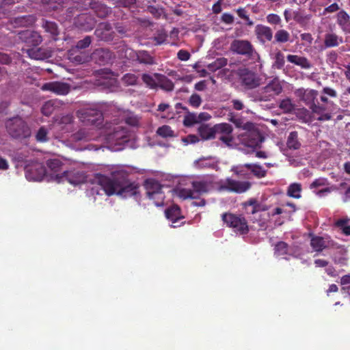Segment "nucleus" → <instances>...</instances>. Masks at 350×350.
<instances>
[{
  "label": "nucleus",
  "mask_w": 350,
  "mask_h": 350,
  "mask_svg": "<svg viewBox=\"0 0 350 350\" xmlns=\"http://www.w3.org/2000/svg\"><path fill=\"white\" fill-rule=\"evenodd\" d=\"M95 183L90 190L92 195L105 193L108 196L117 195L124 198L135 196L137 199L139 196V185L124 169L111 172L109 176L98 174Z\"/></svg>",
  "instance_id": "nucleus-1"
},
{
  "label": "nucleus",
  "mask_w": 350,
  "mask_h": 350,
  "mask_svg": "<svg viewBox=\"0 0 350 350\" xmlns=\"http://www.w3.org/2000/svg\"><path fill=\"white\" fill-rule=\"evenodd\" d=\"M4 124L6 132L12 139L23 140L29 138L31 135L27 122L20 116L6 118Z\"/></svg>",
  "instance_id": "nucleus-2"
},
{
  "label": "nucleus",
  "mask_w": 350,
  "mask_h": 350,
  "mask_svg": "<svg viewBox=\"0 0 350 350\" xmlns=\"http://www.w3.org/2000/svg\"><path fill=\"white\" fill-rule=\"evenodd\" d=\"M230 51L247 57L253 63L259 62L260 56L251 42L246 40H234L230 44Z\"/></svg>",
  "instance_id": "nucleus-3"
},
{
  "label": "nucleus",
  "mask_w": 350,
  "mask_h": 350,
  "mask_svg": "<svg viewBox=\"0 0 350 350\" xmlns=\"http://www.w3.org/2000/svg\"><path fill=\"white\" fill-rule=\"evenodd\" d=\"M144 186L148 198L153 200L156 206H161L165 198L162 191L163 185L154 178H148L144 181Z\"/></svg>",
  "instance_id": "nucleus-4"
},
{
  "label": "nucleus",
  "mask_w": 350,
  "mask_h": 350,
  "mask_svg": "<svg viewBox=\"0 0 350 350\" xmlns=\"http://www.w3.org/2000/svg\"><path fill=\"white\" fill-rule=\"evenodd\" d=\"M124 57L138 64L145 66H152L157 64L156 58L150 52L146 50L135 51L131 48L124 49Z\"/></svg>",
  "instance_id": "nucleus-5"
},
{
  "label": "nucleus",
  "mask_w": 350,
  "mask_h": 350,
  "mask_svg": "<svg viewBox=\"0 0 350 350\" xmlns=\"http://www.w3.org/2000/svg\"><path fill=\"white\" fill-rule=\"evenodd\" d=\"M222 221L227 226L234 229V232L241 234H245L249 232L246 219L241 216L225 213L221 215Z\"/></svg>",
  "instance_id": "nucleus-6"
},
{
  "label": "nucleus",
  "mask_w": 350,
  "mask_h": 350,
  "mask_svg": "<svg viewBox=\"0 0 350 350\" xmlns=\"http://www.w3.org/2000/svg\"><path fill=\"white\" fill-rule=\"evenodd\" d=\"M239 76L241 84L245 89H255L261 83V79L258 75L247 68L240 70Z\"/></svg>",
  "instance_id": "nucleus-7"
},
{
  "label": "nucleus",
  "mask_w": 350,
  "mask_h": 350,
  "mask_svg": "<svg viewBox=\"0 0 350 350\" xmlns=\"http://www.w3.org/2000/svg\"><path fill=\"white\" fill-rule=\"evenodd\" d=\"M51 178L57 183L66 180L72 185H77L85 182V176L83 172L73 170L64 171L61 174H55L51 176Z\"/></svg>",
  "instance_id": "nucleus-8"
},
{
  "label": "nucleus",
  "mask_w": 350,
  "mask_h": 350,
  "mask_svg": "<svg viewBox=\"0 0 350 350\" xmlns=\"http://www.w3.org/2000/svg\"><path fill=\"white\" fill-rule=\"evenodd\" d=\"M25 177L29 180L41 181L46 176V170L43 164L31 162L25 167Z\"/></svg>",
  "instance_id": "nucleus-9"
},
{
  "label": "nucleus",
  "mask_w": 350,
  "mask_h": 350,
  "mask_svg": "<svg viewBox=\"0 0 350 350\" xmlns=\"http://www.w3.org/2000/svg\"><path fill=\"white\" fill-rule=\"evenodd\" d=\"M14 38L33 46H37L42 42V38L38 32L29 29L19 31L14 35Z\"/></svg>",
  "instance_id": "nucleus-10"
},
{
  "label": "nucleus",
  "mask_w": 350,
  "mask_h": 350,
  "mask_svg": "<svg viewBox=\"0 0 350 350\" xmlns=\"http://www.w3.org/2000/svg\"><path fill=\"white\" fill-rule=\"evenodd\" d=\"M232 131L233 128L228 123H221L215 125V138H218L228 146L231 145L233 139Z\"/></svg>",
  "instance_id": "nucleus-11"
},
{
  "label": "nucleus",
  "mask_w": 350,
  "mask_h": 350,
  "mask_svg": "<svg viewBox=\"0 0 350 350\" xmlns=\"http://www.w3.org/2000/svg\"><path fill=\"white\" fill-rule=\"evenodd\" d=\"M107 139L111 144L121 146L129 142L130 133L126 128L117 126L113 132L108 135Z\"/></svg>",
  "instance_id": "nucleus-12"
},
{
  "label": "nucleus",
  "mask_w": 350,
  "mask_h": 350,
  "mask_svg": "<svg viewBox=\"0 0 350 350\" xmlns=\"http://www.w3.org/2000/svg\"><path fill=\"white\" fill-rule=\"evenodd\" d=\"M252 184L249 181H240L232 178H226L221 189L230 192L242 193L250 189Z\"/></svg>",
  "instance_id": "nucleus-13"
},
{
  "label": "nucleus",
  "mask_w": 350,
  "mask_h": 350,
  "mask_svg": "<svg viewBox=\"0 0 350 350\" xmlns=\"http://www.w3.org/2000/svg\"><path fill=\"white\" fill-rule=\"evenodd\" d=\"M97 21L90 13L77 14L74 19L75 25L83 31H88L94 29Z\"/></svg>",
  "instance_id": "nucleus-14"
},
{
  "label": "nucleus",
  "mask_w": 350,
  "mask_h": 350,
  "mask_svg": "<svg viewBox=\"0 0 350 350\" xmlns=\"http://www.w3.org/2000/svg\"><path fill=\"white\" fill-rule=\"evenodd\" d=\"M115 32L112 31V27L108 22L100 23L94 31V35L100 41L111 42L115 38Z\"/></svg>",
  "instance_id": "nucleus-15"
},
{
  "label": "nucleus",
  "mask_w": 350,
  "mask_h": 350,
  "mask_svg": "<svg viewBox=\"0 0 350 350\" xmlns=\"http://www.w3.org/2000/svg\"><path fill=\"white\" fill-rule=\"evenodd\" d=\"M42 90H48L59 95H66L70 90V85L66 83L54 81L44 83Z\"/></svg>",
  "instance_id": "nucleus-16"
},
{
  "label": "nucleus",
  "mask_w": 350,
  "mask_h": 350,
  "mask_svg": "<svg viewBox=\"0 0 350 350\" xmlns=\"http://www.w3.org/2000/svg\"><path fill=\"white\" fill-rule=\"evenodd\" d=\"M40 27L44 29V32L49 35V36L55 40H57V36L60 33V29L57 23L46 18H42L40 20Z\"/></svg>",
  "instance_id": "nucleus-17"
},
{
  "label": "nucleus",
  "mask_w": 350,
  "mask_h": 350,
  "mask_svg": "<svg viewBox=\"0 0 350 350\" xmlns=\"http://www.w3.org/2000/svg\"><path fill=\"white\" fill-rule=\"evenodd\" d=\"M94 58L100 65L112 62L115 58L114 53L108 49H98L94 53Z\"/></svg>",
  "instance_id": "nucleus-18"
},
{
  "label": "nucleus",
  "mask_w": 350,
  "mask_h": 350,
  "mask_svg": "<svg viewBox=\"0 0 350 350\" xmlns=\"http://www.w3.org/2000/svg\"><path fill=\"white\" fill-rule=\"evenodd\" d=\"M81 114L83 121L90 122L92 124L99 123L102 119V113L96 109H85L79 111Z\"/></svg>",
  "instance_id": "nucleus-19"
},
{
  "label": "nucleus",
  "mask_w": 350,
  "mask_h": 350,
  "mask_svg": "<svg viewBox=\"0 0 350 350\" xmlns=\"http://www.w3.org/2000/svg\"><path fill=\"white\" fill-rule=\"evenodd\" d=\"M267 96H270V100L275 96L279 95L282 92V86L278 78L273 79L267 85L262 88Z\"/></svg>",
  "instance_id": "nucleus-20"
},
{
  "label": "nucleus",
  "mask_w": 350,
  "mask_h": 350,
  "mask_svg": "<svg viewBox=\"0 0 350 350\" xmlns=\"http://www.w3.org/2000/svg\"><path fill=\"white\" fill-rule=\"evenodd\" d=\"M36 19L34 15H24L10 18V23L15 28L26 27L32 25Z\"/></svg>",
  "instance_id": "nucleus-21"
},
{
  "label": "nucleus",
  "mask_w": 350,
  "mask_h": 350,
  "mask_svg": "<svg viewBox=\"0 0 350 350\" xmlns=\"http://www.w3.org/2000/svg\"><path fill=\"white\" fill-rule=\"evenodd\" d=\"M27 53L29 57L36 60H43L51 57V51L43 47H32L27 50Z\"/></svg>",
  "instance_id": "nucleus-22"
},
{
  "label": "nucleus",
  "mask_w": 350,
  "mask_h": 350,
  "mask_svg": "<svg viewBox=\"0 0 350 350\" xmlns=\"http://www.w3.org/2000/svg\"><path fill=\"white\" fill-rule=\"evenodd\" d=\"M264 139L259 131H253L250 134H247L244 138L245 144L253 148H259Z\"/></svg>",
  "instance_id": "nucleus-23"
},
{
  "label": "nucleus",
  "mask_w": 350,
  "mask_h": 350,
  "mask_svg": "<svg viewBox=\"0 0 350 350\" xmlns=\"http://www.w3.org/2000/svg\"><path fill=\"white\" fill-rule=\"evenodd\" d=\"M256 34L260 42L265 43L266 41H271L273 38V32L270 27L258 25L255 29Z\"/></svg>",
  "instance_id": "nucleus-24"
},
{
  "label": "nucleus",
  "mask_w": 350,
  "mask_h": 350,
  "mask_svg": "<svg viewBox=\"0 0 350 350\" xmlns=\"http://www.w3.org/2000/svg\"><path fill=\"white\" fill-rule=\"evenodd\" d=\"M310 245L314 251L320 252L325 248L333 247L334 243L332 242L325 241L322 237H314L311 239Z\"/></svg>",
  "instance_id": "nucleus-25"
},
{
  "label": "nucleus",
  "mask_w": 350,
  "mask_h": 350,
  "mask_svg": "<svg viewBox=\"0 0 350 350\" xmlns=\"http://www.w3.org/2000/svg\"><path fill=\"white\" fill-rule=\"evenodd\" d=\"M165 217L173 224L184 219V216L181 215V211L178 205H172L167 208L165 211Z\"/></svg>",
  "instance_id": "nucleus-26"
},
{
  "label": "nucleus",
  "mask_w": 350,
  "mask_h": 350,
  "mask_svg": "<svg viewBox=\"0 0 350 350\" xmlns=\"http://www.w3.org/2000/svg\"><path fill=\"white\" fill-rule=\"evenodd\" d=\"M343 38L334 33H327L325 35L324 46L323 49L336 47L343 43Z\"/></svg>",
  "instance_id": "nucleus-27"
},
{
  "label": "nucleus",
  "mask_w": 350,
  "mask_h": 350,
  "mask_svg": "<svg viewBox=\"0 0 350 350\" xmlns=\"http://www.w3.org/2000/svg\"><path fill=\"white\" fill-rule=\"evenodd\" d=\"M200 136L204 140L215 138V125L210 126L206 124H202L198 129Z\"/></svg>",
  "instance_id": "nucleus-28"
},
{
  "label": "nucleus",
  "mask_w": 350,
  "mask_h": 350,
  "mask_svg": "<svg viewBox=\"0 0 350 350\" xmlns=\"http://www.w3.org/2000/svg\"><path fill=\"white\" fill-rule=\"evenodd\" d=\"M154 75L157 79V86L167 92H171L174 90V83L166 76L161 74H155Z\"/></svg>",
  "instance_id": "nucleus-29"
},
{
  "label": "nucleus",
  "mask_w": 350,
  "mask_h": 350,
  "mask_svg": "<svg viewBox=\"0 0 350 350\" xmlns=\"http://www.w3.org/2000/svg\"><path fill=\"white\" fill-rule=\"evenodd\" d=\"M286 58L289 62L299 66L302 68L308 69L311 67V64L306 57L296 55H288Z\"/></svg>",
  "instance_id": "nucleus-30"
},
{
  "label": "nucleus",
  "mask_w": 350,
  "mask_h": 350,
  "mask_svg": "<svg viewBox=\"0 0 350 350\" xmlns=\"http://www.w3.org/2000/svg\"><path fill=\"white\" fill-rule=\"evenodd\" d=\"M91 10H92L95 14L100 18H106L110 12L108 7L96 1H94Z\"/></svg>",
  "instance_id": "nucleus-31"
},
{
  "label": "nucleus",
  "mask_w": 350,
  "mask_h": 350,
  "mask_svg": "<svg viewBox=\"0 0 350 350\" xmlns=\"http://www.w3.org/2000/svg\"><path fill=\"white\" fill-rule=\"evenodd\" d=\"M245 166L254 176L261 178L267 175V170L257 163H246Z\"/></svg>",
  "instance_id": "nucleus-32"
},
{
  "label": "nucleus",
  "mask_w": 350,
  "mask_h": 350,
  "mask_svg": "<svg viewBox=\"0 0 350 350\" xmlns=\"http://www.w3.org/2000/svg\"><path fill=\"white\" fill-rule=\"evenodd\" d=\"M116 81L114 78L102 77L96 80V85L102 90H111L116 87Z\"/></svg>",
  "instance_id": "nucleus-33"
},
{
  "label": "nucleus",
  "mask_w": 350,
  "mask_h": 350,
  "mask_svg": "<svg viewBox=\"0 0 350 350\" xmlns=\"http://www.w3.org/2000/svg\"><path fill=\"white\" fill-rule=\"evenodd\" d=\"M59 102L58 100H51L45 102L42 107V113L46 116H51L55 110L59 107Z\"/></svg>",
  "instance_id": "nucleus-34"
},
{
  "label": "nucleus",
  "mask_w": 350,
  "mask_h": 350,
  "mask_svg": "<svg viewBox=\"0 0 350 350\" xmlns=\"http://www.w3.org/2000/svg\"><path fill=\"white\" fill-rule=\"evenodd\" d=\"M46 164L48 168L53 173L50 175V180H53L51 176L57 174V173L60 170L63 163L59 159L53 158L48 159Z\"/></svg>",
  "instance_id": "nucleus-35"
},
{
  "label": "nucleus",
  "mask_w": 350,
  "mask_h": 350,
  "mask_svg": "<svg viewBox=\"0 0 350 350\" xmlns=\"http://www.w3.org/2000/svg\"><path fill=\"white\" fill-rule=\"evenodd\" d=\"M192 188L193 192H195V195L198 198L200 194L208 191V184L206 181H193L192 182Z\"/></svg>",
  "instance_id": "nucleus-36"
},
{
  "label": "nucleus",
  "mask_w": 350,
  "mask_h": 350,
  "mask_svg": "<svg viewBox=\"0 0 350 350\" xmlns=\"http://www.w3.org/2000/svg\"><path fill=\"white\" fill-rule=\"evenodd\" d=\"M286 145L289 149L297 150L300 148L301 143L298 140V133L297 131H292L289 133Z\"/></svg>",
  "instance_id": "nucleus-37"
},
{
  "label": "nucleus",
  "mask_w": 350,
  "mask_h": 350,
  "mask_svg": "<svg viewBox=\"0 0 350 350\" xmlns=\"http://www.w3.org/2000/svg\"><path fill=\"white\" fill-rule=\"evenodd\" d=\"M295 114L296 117L303 123H310L312 122V116L310 112L306 108L297 109Z\"/></svg>",
  "instance_id": "nucleus-38"
},
{
  "label": "nucleus",
  "mask_w": 350,
  "mask_h": 350,
  "mask_svg": "<svg viewBox=\"0 0 350 350\" xmlns=\"http://www.w3.org/2000/svg\"><path fill=\"white\" fill-rule=\"evenodd\" d=\"M42 5L46 11L58 10L62 7L63 0H42Z\"/></svg>",
  "instance_id": "nucleus-39"
},
{
  "label": "nucleus",
  "mask_w": 350,
  "mask_h": 350,
  "mask_svg": "<svg viewBox=\"0 0 350 350\" xmlns=\"http://www.w3.org/2000/svg\"><path fill=\"white\" fill-rule=\"evenodd\" d=\"M228 59L225 57L217 58L213 62L207 65V68L211 72H215L217 70L226 66Z\"/></svg>",
  "instance_id": "nucleus-40"
},
{
  "label": "nucleus",
  "mask_w": 350,
  "mask_h": 350,
  "mask_svg": "<svg viewBox=\"0 0 350 350\" xmlns=\"http://www.w3.org/2000/svg\"><path fill=\"white\" fill-rule=\"evenodd\" d=\"M289 39V33L284 29H280L275 33L273 43H284L288 42Z\"/></svg>",
  "instance_id": "nucleus-41"
},
{
  "label": "nucleus",
  "mask_w": 350,
  "mask_h": 350,
  "mask_svg": "<svg viewBox=\"0 0 350 350\" xmlns=\"http://www.w3.org/2000/svg\"><path fill=\"white\" fill-rule=\"evenodd\" d=\"M279 107L284 113H291L295 109V105L288 98L282 100L280 103Z\"/></svg>",
  "instance_id": "nucleus-42"
},
{
  "label": "nucleus",
  "mask_w": 350,
  "mask_h": 350,
  "mask_svg": "<svg viewBox=\"0 0 350 350\" xmlns=\"http://www.w3.org/2000/svg\"><path fill=\"white\" fill-rule=\"evenodd\" d=\"M301 191V185L299 183H292L289 185L287 194L294 198H301L300 192Z\"/></svg>",
  "instance_id": "nucleus-43"
},
{
  "label": "nucleus",
  "mask_w": 350,
  "mask_h": 350,
  "mask_svg": "<svg viewBox=\"0 0 350 350\" xmlns=\"http://www.w3.org/2000/svg\"><path fill=\"white\" fill-rule=\"evenodd\" d=\"M187 114L185 115L183 124L186 126H191L194 124L199 123L198 119V114L195 113H191L187 110L186 111Z\"/></svg>",
  "instance_id": "nucleus-44"
},
{
  "label": "nucleus",
  "mask_w": 350,
  "mask_h": 350,
  "mask_svg": "<svg viewBox=\"0 0 350 350\" xmlns=\"http://www.w3.org/2000/svg\"><path fill=\"white\" fill-rule=\"evenodd\" d=\"M284 55L280 51H278L275 54L274 62L272 65V67L277 69H282L284 67Z\"/></svg>",
  "instance_id": "nucleus-45"
},
{
  "label": "nucleus",
  "mask_w": 350,
  "mask_h": 350,
  "mask_svg": "<svg viewBox=\"0 0 350 350\" xmlns=\"http://www.w3.org/2000/svg\"><path fill=\"white\" fill-rule=\"evenodd\" d=\"M95 0H75L73 1L80 11L92 9Z\"/></svg>",
  "instance_id": "nucleus-46"
},
{
  "label": "nucleus",
  "mask_w": 350,
  "mask_h": 350,
  "mask_svg": "<svg viewBox=\"0 0 350 350\" xmlns=\"http://www.w3.org/2000/svg\"><path fill=\"white\" fill-rule=\"evenodd\" d=\"M310 17V15H304L300 12H294L293 16V19L302 26L308 24Z\"/></svg>",
  "instance_id": "nucleus-47"
},
{
  "label": "nucleus",
  "mask_w": 350,
  "mask_h": 350,
  "mask_svg": "<svg viewBox=\"0 0 350 350\" xmlns=\"http://www.w3.org/2000/svg\"><path fill=\"white\" fill-rule=\"evenodd\" d=\"M157 133L162 137H170L174 136V133L168 125H163L158 128Z\"/></svg>",
  "instance_id": "nucleus-48"
},
{
  "label": "nucleus",
  "mask_w": 350,
  "mask_h": 350,
  "mask_svg": "<svg viewBox=\"0 0 350 350\" xmlns=\"http://www.w3.org/2000/svg\"><path fill=\"white\" fill-rule=\"evenodd\" d=\"M122 81L126 85H135L137 83L138 77L134 74L126 73L122 77Z\"/></svg>",
  "instance_id": "nucleus-49"
},
{
  "label": "nucleus",
  "mask_w": 350,
  "mask_h": 350,
  "mask_svg": "<svg viewBox=\"0 0 350 350\" xmlns=\"http://www.w3.org/2000/svg\"><path fill=\"white\" fill-rule=\"evenodd\" d=\"M288 245L284 241H280L275 245V254L278 256H282L288 253Z\"/></svg>",
  "instance_id": "nucleus-50"
},
{
  "label": "nucleus",
  "mask_w": 350,
  "mask_h": 350,
  "mask_svg": "<svg viewBox=\"0 0 350 350\" xmlns=\"http://www.w3.org/2000/svg\"><path fill=\"white\" fill-rule=\"evenodd\" d=\"M350 21L349 15L344 10L337 14V23L342 27Z\"/></svg>",
  "instance_id": "nucleus-51"
},
{
  "label": "nucleus",
  "mask_w": 350,
  "mask_h": 350,
  "mask_svg": "<svg viewBox=\"0 0 350 350\" xmlns=\"http://www.w3.org/2000/svg\"><path fill=\"white\" fill-rule=\"evenodd\" d=\"M253 100L255 102H267L270 101V96H267L262 88L256 92L253 96Z\"/></svg>",
  "instance_id": "nucleus-52"
},
{
  "label": "nucleus",
  "mask_w": 350,
  "mask_h": 350,
  "mask_svg": "<svg viewBox=\"0 0 350 350\" xmlns=\"http://www.w3.org/2000/svg\"><path fill=\"white\" fill-rule=\"evenodd\" d=\"M178 196L183 199L191 198L196 199L197 196L195 195V192H193L192 189H180L178 191Z\"/></svg>",
  "instance_id": "nucleus-53"
},
{
  "label": "nucleus",
  "mask_w": 350,
  "mask_h": 350,
  "mask_svg": "<svg viewBox=\"0 0 350 350\" xmlns=\"http://www.w3.org/2000/svg\"><path fill=\"white\" fill-rule=\"evenodd\" d=\"M47 135H48L47 129L44 126H42L38 131V132L36 135V139L38 142H45L49 140Z\"/></svg>",
  "instance_id": "nucleus-54"
},
{
  "label": "nucleus",
  "mask_w": 350,
  "mask_h": 350,
  "mask_svg": "<svg viewBox=\"0 0 350 350\" xmlns=\"http://www.w3.org/2000/svg\"><path fill=\"white\" fill-rule=\"evenodd\" d=\"M80 10L77 8L75 3H72V5L70 7H68L65 13V18L66 20H70L72 18H73L75 15H77V12H79Z\"/></svg>",
  "instance_id": "nucleus-55"
},
{
  "label": "nucleus",
  "mask_w": 350,
  "mask_h": 350,
  "mask_svg": "<svg viewBox=\"0 0 350 350\" xmlns=\"http://www.w3.org/2000/svg\"><path fill=\"white\" fill-rule=\"evenodd\" d=\"M245 169H247L245 164L239 165L232 167V171L237 176L248 177L249 174L246 172Z\"/></svg>",
  "instance_id": "nucleus-56"
},
{
  "label": "nucleus",
  "mask_w": 350,
  "mask_h": 350,
  "mask_svg": "<svg viewBox=\"0 0 350 350\" xmlns=\"http://www.w3.org/2000/svg\"><path fill=\"white\" fill-rule=\"evenodd\" d=\"M92 42V38L86 36L83 39L79 40L76 44V48L78 49H85L88 48Z\"/></svg>",
  "instance_id": "nucleus-57"
},
{
  "label": "nucleus",
  "mask_w": 350,
  "mask_h": 350,
  "mask_svg": "<svg viewBox=\"0 0 350 350\" xmlns=\"http://www.w3.org/2000/svg\"><path fill=\"white\" fill-rule=\"evenodd\" d=\"M142 81L150 88H154L157 86V83L154 78L149 74H143L142 76Z\"/></svg>",
  "instance_id": "nucleus-58"
},
{
  "label": "nucleus",
  "mask_w": 350,
  "mask_h": 350,
  "mask_svg": "<svg viewBox=\"0 0 350 350\" xmlns=\"http://www.w3.org/2000/svg\"><path fill=\"white\" fill-rule=\"evenodd\" d=\"M189 105L195 108H198L202 103V100L198 94H193L188 100Z\"/></svg>",
  "instance_id": "nucleus-59"
},
{
  "label": "nucleus",
  "mask_w": 350,
  "mask_h": 350,
  "mask_svg": "<svg viewBox=\"0 0 350 350\" xmlns=\"http://www.w3.org/2000/svg\"><path fill=\"white\" fill-rule=\"evenodd\" d=\"M230 103L232 104V107L233 109L237 111H241L243 110L245 108V105L243 102V100L238 99V98H234L230 100Z\"/></svg>",
  "instance_id": "nucleus-60"
},
{
  "label": "nucleus",
  "mask_w": 350,
  "mask_h": 350,
  "mask_svg": "<svg viewBox=\"0 0 350 350\" xmlns=\"http://www.w3.org/2000/svg\"><path fill=\"white\" fill-rule=\"evenodd\" d=\"M267 21L270 24L278 25L281 22L280 17L275 14H270L267 16Z\"/></svg>",
  "instance_id": "nucleus-61"
},
{
  "label": "nucleus",
  "mask_w": 350,
  "mask_h": 350,
  "mask_svg": "<svg viewBox=\"0 0 350 350\" xmlns=\"http://www.w3.org/2000/svg\"><path fill=\"white\" fill-rule=\"evenodd\" d=\"M243 130L247 131L248 134H250L253 131H258V129L256 128L255 124L252 122H246L243 124Z\"/></svg>",
  "instance_id": "nucleus-62"
},
{
  "label": "nucleus",
  "mask_w": 350,
  "mask_h": 350,
  "mask_svg": "<svg viewBox=\"0 0 350 350\" xmlns=\"http://www.w3.org/2000/svg\"><path fill=\"white\" fill-rule=\"evenodd\" d=\"M182 141L185 144L187 145L189 144H195L199 142V138L197 135H189L187 137L182 139Z\"/></svg>",
  "instance_id": "nucleus-63"
},
{
  "label": "nucleus",
  "mask_w": 350,
  "mask_h": 350,
  "mask_svg": "<svg viewBox=\"0 0 350 350\" xmlns=\"http://www.w3.org/2000/svg\"><path fill=\"white\" fill-rule=\"evenodd\" d=\"M245 205L252 206V210L251 211L252 214H254L257 211H260V205L258 204L255 199H250L249 201L245 202Z\"/></svg>",
  "instance_id": "nucleus-64"
}]
</instances>
